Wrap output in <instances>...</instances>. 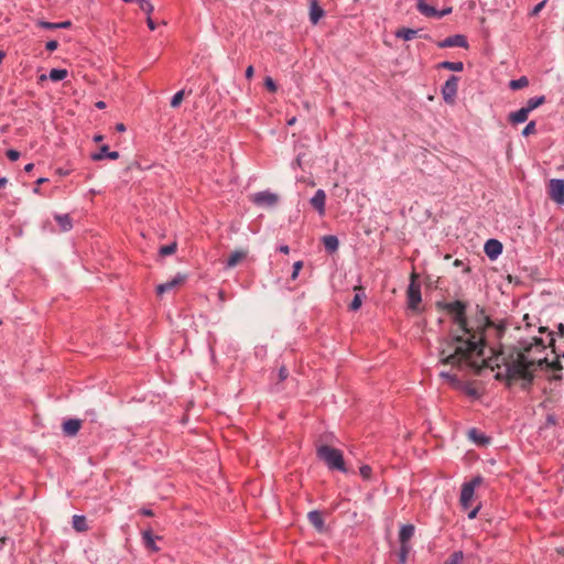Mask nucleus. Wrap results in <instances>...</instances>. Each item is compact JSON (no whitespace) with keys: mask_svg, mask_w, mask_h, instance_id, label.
<instances>
[{"mask_svg":"<svg viewBox=\"0 0 564 564\" xmlns=\"http://www.w3.org/2000/svg\"><path fill=\"white\" fill-rule=\"evenodd\" d=\"M529 314L523 315L514 330H525V336L517 337L516 344L502 350L501 364L497 365L496 378L506 380L509 386L519 383L527 389L531 386L539 369L562 370L558 361L564 351L558 354L554 346L556 337H564V325H557V332H549L546 327L536 326Z\"/></svg>","mask_w":564,"mask_h":564,"instance_id":"obj_1","label":"nucleus"},{"mask_svg":"<svg viewBox=\"0 0 564 564\" xmlns=\"http://www.w3.org/2000/svg\"><path fill=\"white\" fill-rule=\"evenodd\" d=\"M452 316V327L447 336L438 340L440 362L460 371L478 372L484 362V328H474L466 318V304L453 301L441 304Z\"/></svg>","mask_w":564,"mask_h":564,"instance_id":"obj_2","label":"nucleus"},{"mask_svg":"<svg viewBox=\"0 0 564 564\" xmlns=\"http://www.w3.org/2000/svg\"><path fill=\"white\" fill-rule=\"evenodd\" d=\"M316 454L329 469L346 471L343 453L339 449L328 445H321L317 447Z\"/></svg>","mask_w":564,"mask_h":564,"instance_id":"obj_3","label":"nucleus"},{"mask_svg":"<svg viewBox=\"0 0 564 564\" xmlns=\"http://www.w3.org/2000/svg\"><path fill=\"white\" fill-rule=\"evenodd\" d=\"M482 482V477L476 476L470 481L464 482L460 490V506L468 509L474 498L475 489Z\"/></svg>","mask_w":564,"mask_h":564,"instance_id":"obj_4","label":"nucleus"},{"mask_svg":"<svg viewBox=\"0 0 564 564\" xmlns=\"http://www.w3.org/2000/svg\"><path fill=\"white\" fill-rule=\"evenodd\" d=\"M459 78L455 75L448 77V79L442 86V96L446 104H453L457 96Z\"/></svg>","mask_w":564,"mask_h":564,"instance_id":"obj_5","label":"nucleus"},{"mask_svg":"<svg viewBox=\"0 0 564 564\" xmlns=\"http://www.w3.org/2000/svg\"><path fill=\"white\" fill-rule=\"evenodd\" d=\"M549 195L558 205H564V180L552 178L549 183Z\"/></svg>","mask_w":564,"mask_h":564,"instance_id":"obj_6","label":"nucleus"},{"mask_svg":"<svg viewBox=\"0 0 564 564\" xmlns=\"http://www.w3.org/2000/svg\"><path fill=\"white\" fill-rule=\"evenodd\" d=\"M417 10L429 18H443L452 12V8H446L441 11L436 10L434 7L424 2V0H417Z\"/></svg>","mask_w":564,"mask_h":564,"instance_id":"obj_7","label":"nucleus"},{"mask_svg":"<svg viewBox=\"0 0 564 564\" xmlns=\"http://www.w3.org/2000/svg\"><path fill=\"white\" fill-rule=\"evenodd\" d=\"M422 301L421 296V288L419 284H415L413 281L410 283L408 288V306L410 310L415 311L419 304Z\"/></svg>","mask_w":564,"mask_h":564,"instance_id":"obj_8","label":"nucleus"},{"mask_svg":"<svg viewBox=\"0 0 564 564\" xmlns=\"http://www.w3.org/2000/svg\"><path fill=\"white\" fill-rule=\"evenodd\" d=\"M252 202L258 206H273L278 202V195L269 191L258 192Z\"/></svg>","mask_w":564,"mask_h":564,"instance_id":"obj_9","label":"nucleus"},{"mask_svg":"<svg viewBox=\"0 0 564 564\" xmlns=\"http://www.w3.org/2000/svg\"><path fill=\"white\" fill-rule=\"evenodd\" d=\"M502 243L497 239H489L485 243V253L491 260L497 259L502 253Z\"/></svg>","mask_w":564,"mask_h":564,"instance_id":"obj_10","label":"nucleus"},{"mask_svg":"<svg viewBox=\"0 0 564 564\" xmlns=\"http://www.w3.org/2000/svg\"><path fill=\"white\" fill-rule=\"evenodd\" d=\"M467 40L462 34L447 36L446 39L438 43L440 47H467Z\"/></svg>","mask_w":564,"mask_h":564,"instance_id":"obj_11","label":"nucleus"},{"mask_svg":"<svg viewBox=\"0 0 564 564\" xmlns=\"http://www.w3.org/2000/svg\"><path fill=\"white\" fill-rule=\"evenodd\" d=\"M325 202L326 194L323 189H317L313 197L310 199L311 205L321 216L325 214Z\"/></svg>","mask_w":564,"mask_h":564,"instance_id":"obj_12","label":"nucleus"},{"mask_svg":"<svg viewBox=\"0 0 564 564\" xmlns=\"http://www.w3.org/2000/svg\"><path fill=\"white\" fill-rule=\"evenodd\" d=\"M185 279H186V275L177 273L172 280L158 285V288H156L158 294L161 295L165 292L173 290L175 286L183 283L185 281Z\"/></svg>","mask_w":564,"mask_h":564,"instance_id":"obj_13","label":"nucleus"},{"mask_svg":"<svg viewBox=\"0 0 564 564\" xmlns=\"http://www.w3.org/2000/svg\"><path fill=\"white\" fill-rule=\"evenodd\" d=\"M93 161H101L104 159L117 160L119 158V152L110 151L107 144L100 147L98 152H95L90 155Z\"/></svg>","mask_w":564,"mask_h":564,"instance_id":"obj_14","label":"nucleus"},{"mask_svg":"<svg viewBox=\"0 0 564 564\" xmlns=\"http://www.w3.org/2000/svg\"><path fill=\"white\" fill-rule=\"evenodd\" d=\"M307 519L310 523L318 531L323 532L325 530V521L322 513L318 510H312L307 514Z\"/></svg>","mask_w":564,"mask_h":564,"instance_id":"obj_15","label":"nucleus"},{"mask_svg":"<svg viewBox=\"0 0 564 564\" xmlns=\"http://www.w3.org/2000/svg\"><path fill=\"white\" fill-rule=\"evenodd\" d=\"M82 426L78 419H68L63 423V431L68 436H75Z\"/></svg>","mask_w":564,"mask_h":564,"instance_id":"obj_16","label":"nucleus"},{"mask_svg":"<svg viewBox=\"0 0 564 564\" xmlns=\"http://www.w3.org/2000/svg\"><path fill=\"white\" fill-rule=\"evenodd\" d=\"M324 10L318 6L317 0H310V21L317 24L323 18Z\"/></svg>","mask_w":564,"mask_h":564,"instance_id":"obj_17","label":"nucleus"},{"mask_svg":"<svg viewBox=\"0 0 564 564\" xmlns=\"http://www.w3.org/2000/svg\"><path fill=\"white\" fill-rule=\"evenodd\" d=\"M529 113L530 112L524 107H522L509 115V121L513 124L523 123L527 121Z\"/></svg>","mask_w":564,"mask_h":564,"instance_id":"obj_18","label":"nucleus"},{"mask_svg":"<svg viewBox=\"0 0 564 564\" xmlns=\"http://www.w3.org/2000/svg\"><path fill=\"white\" fill-rule=\"evenodd\" d=\"M323 245L327 252L333 253L338 249V238L333 235L324 236L323 237Z\"/></svg>","mask_w":564,"mask_h":564,"instance_id":"obj_19","label":"nucleus"},{"mask_svg":"<svg viewBox=\"0 0 564 564\" xmlns=\"http://www.w3.org/2000/svg\"><path fill=\"white\" fill-rule=\"evenodd\" d=\"M468 437L477 445H485L489 442L488 437L477 429H470L468 431Z\"/></svg>","mask_w":564,"mask_h":564,"instance_id":"obj_20","label":"nucleus"},{"mask_svg":"<svg viewBox=\"0 0 564 564\" xmlns=\"http://www.w3.org/2000/svg\"><path fill=\"white\" fill-rule=\"evenodd\" d=\"M414 527L412 524H404L401 527L399 532V540L401 544H406V542L413 536Z\"/></svg>","mask_w":564,"mask_h":564,"instance_id":"obj_21","label":"nucleus"},{"mask_svg":"<svg viewBox=\"0 0 564 564\" xmlns=\"http://www.w3.org/2000/svg\"><path fill=\"white\" fill-rule=\"evenodd\" d=\"M55 220L63 231H69L73 227L72 219L68 214L55 215Z\"/></svg>","mask_w":564,"mask_h":564,"instance_id":"obj_22","label":"nucleus"},{"mask_svg":"<svg viewBox=\"0 0 564 564\" xmlns=\"http://www.w3.org/2000/svg\"><path fill=\"white\" fill-rule=\"evenodd\" d=\"M72 524H73V528L77 532H85L88 529L85 516H80V514L73 516Z\"/></svg>","mask_w":564,"mask_h":564,"instance_id":"obj_23","label":"nucleus"},{"mask_svg":"<svg viewBox=\"0 0 564 564\" xmlns=\"http://www.w3.org/2000/svg\"><path fill=\"white\" fill-rule=\"evenodd\" d=\"M417 33H419V30L402 28L395 32V36L398 39H402L404 41H411L417 35Z\"/></svg>","mask_w":564,"mask_h":564,"instance_id":"obj_24","label":"nucleus"},{"mask_svg":"<svg viewBox=\"0 0 564 564\" xmlns=\"http://www.w3.org/2000/svg\"><path fill=\"white\" fill-rule=\"evenodd\" d=\"M155 539H160L159 536H154L151 531L143 532V542L147 549L156 552L159 547L155 544Z\"/></svg>","mask_w":564,"mask_h":564,"instance_id":"obj_25","label":"nucleus"},{"mask_svg":"<svg viewBox=\"0 0 564 564\" xmlns=\"http://www.w3.org/2000/svg\"><path fill=\"white\" fill-rule=\"evenodd\" d=\"M67 70L64 68H52L48 74V78L53 82H59L66 78Z\"/></svg>","mask_w":564,"mask_h":564,"instance_id":"obj_26","label":"nucleus"},{"mask_svg":"<svg viewBox=\"0 0 564 564\" xmlns=\"http://www.w3.org/2000/svg\"><path fill=\"white\" fill-rule=\"evenodd\" d=\"M545 101V97L544 96H538V97H532L530 98L528 101H527V106L524 107L529 112L533 111L534 109H536L539 106H541L542 104H544Z\"/></svg>","mask_w":564,"mask_h":564,"instance_id":"obj_27","label":"nucleus"},{"mask_svg":"<svg viewBox=\"0 0 564 564\" xmlns=\"http://www.w3.org/2000/svg\"><path fill=\"white\" fill-rule=\"evenodd\" d=\"M441 68H445L453 72H462L464 69L463 62H449L445 61L440 64Z\"/></svg>","mask_w":564,"mask_h":564,"instance_id":"obj_28","label":"nucleus"},{"mask_svg":"<svg viewBox=\"0 0 564 564\" xmlns=\"http://www.w3.org/2000/svg\"><path fill=\"white\" fill-rule=\"evenodd\" d=\"M528 85H529V80H528V78L525 76H522V77L517 78V79H512L509 83V87L512 90L521 89L523 87H527Z\"/></svg>","mask_w":564,"mask_h":564,"instance_id":"obj_29","label":"nucleus"},{"mask_svg":"<svg viewBox=\"0 0 564 564\" xmlns=\"http://www.w3.org/2000/svg\"><path fill=\"white\" fill-rule=\"evenodd\" d=\"M246 253L245 252H241V251H235L232 252L228 260H227V263L226 265L228 268H234L242 258H245Z\"/></svg>","mask_w":564,"mask_h":564,"instance_id":"obj_30","label":"nucleus"},{"mask_svg":"<svg viewBox=\"0 0 564 564\" xmlns=\"http://www.w3.org/2000/svg\"><path fill=\"white\" fill-rule=\"evenodd\" d=\"M176 248H177V243L174 241L169 245L162 246L159 249V253L162 257L171 256L176 251Z\"/></svg>","mask_w":564,"mask_h":564,"instance_id":"obj_31","label":"nucleus"},{"mask_svg":"<svg viewBox=\"0 0 564 564\" xmlns=\"http://www.w3.org/2000/svg\"><path fill=\"white\" fill-rule=\"evenodd\" d=\"M135 2L139 4L140 9L148 15H150L154 10V7L149 0H135Z\"/></svg>","mask_w":564,"mask_h":564,"instance_id":"obj_32","label":"nucleus"},{"mask_svg":"<svg viewBox=\"0 0 564 564\" xmlns=\"http://www.w3.org/2000/svg\"><path fill=\"white\" fill-rule=\"evenodd\" d=\"M464 554L462 551L454 552L444 564H460Z\"/></svg>","mask_w":564,"mask_h":564,"instance_id":"obj_33","label":"nucleus"},{"mask_svg":"<svg viewBox=\"0 0 564 564\" xmlns=\"http://www.w3.org/2000/svg\"><path fill=\"white\" fill-rule=\"evenodd\" d=\"M184 98V90H180L171 99V107L177 108Z\"/></svg>","mask_w":564,"mask_h":564,"instance_id":"obj_34","label":"nucleus"},{"mask_svg":"<svg viewBox=\"0 0 564 564\" xmlns=\"http://www.w3.org/2000/svg\"><path fill=\"white\" fill-rule=\"evenodd\" d=\"M408 552H409V546L406 544H401L400 552H399L400 563L404 564L406 562Z\"/></svg>","mask_w":564,"mask_h":564,"instance_id":"obj_35","label":"nucleus"},{"mask_svg":"<svg viewBox=\"0 0 564 564\" xmlns=\"http://www.w3.org/2000/svg\"><path fill=\"white\" fill-rule=\"evenodd\" d=\"M361 295L360 294H355L351 303H350V310L351 311H357L359 310V307L361 306Z\"/></svg>","mask_w":564,"mask_h":564,"instance_id":"obj_36","label":"nucleus"},{"mask_svg":"<svg viewBox=\"0 0 564 564\" xmlns=\"http://www.w3.org/2000/svg\"><path fill=\"white\" fill-rule=\"evenodd\" d=\"M535 122L534 121H530L525 127L524 129L522 130V135L523 137H528L530 135L531 133L535 132Z\"/></svg>","mask_w":564,"mask_h":564,"instance_id":"obj_37","label":"nucleus"},{"mask_svg":"<svg viewBox=\"0 0 564 564\" xmlns=\"http://www.w3.org/2000/svg\"><path fill=\"white\" fill-rule=\"evenodd\" d=\"M302 267H303V262L302 261H296L293 264V270H292V274H291V279L292 280H295L299 276V273H300Z\"/></svg>","mask_w":564,"mask_h":564,"instance_id":"obj_38","label":"nucleus"},{"mask_svg":"<svg viewBox=\"0 0 564 564\" xmlns=\"http://www.w3.org/2000/svg\"><path fill=\"white\" fill-rule=\"evenodd\" d=\"M359 471L364 479H367V480L370 479V477H371V467L370 466L364 465L360 467Z\"/></svg>","mask_w":564,"mask_h":564,"instance_id":"obj_39","label":"nucleus"},{"mask_svg":"<svg viewBox=\"0 0 564 564\" xmlns=\"http://www.w3.org/2000/svg\"><path fill=\"white\" fill-rule=\"evenodd\" d=\"M546 2H547V0H543V1L539 2V3H538V4H536L532 10H531L530 15H531V17H535V15H538V14L541 12V10L545 7Z\"/></svg>","mask_w":564,"mask_h":564,"instance_id":"obj_40","label":"nucleus"},{"mask_svg":"<svg viewBox=\"0 0 564 564\" xmlns=\"http://www.w3.org/2000/svg\"><path fill=\"white\" fill-rule=\"evenodd\" d=\"M7 156L10 161H17L20 158V152L14 149H9L7 151Z\"/></svg>","mask_w":564,"mask_h":564,"instance_id":"obj_41","label":"nucleus"},{"mask_svg":"<svg viewBox=\"0 0 564 564\" xmlns=\"http://www.w3.org/2000/svg\"><path fill=\"white\" fill-rule=\"evenodd\" d=\"M448 383L454 388H460L463 384L460 379L456 375L451 376Z\"/></svg>","mask_w":564,"mask_h":564,"instance_id":"obj_42","label":"nucleus"},{"mask_svg":"<svg viewBox=\"0 0 564 564\" xmlns=\"http://www.w3.org/2000/svg\"><path fill=\"white\" fill-rule=\"evenodd\" d=\"M39 25L43 29L55 30L57 29V23L47 22V21H39Z\"/></svg>","mask_w":564,"mask_h":564,"instance_id":"obj_43","label":"nucleus"},{"mask_svg":"<svg viewBox=\"0 0 564 564\" xmlns=\"http://www.w3.org/2000/svg\"><path fill=\"white\" fill-rule=\"evenodd\" d=\"M264 85L271 91H275L276 90V85H275L274 80L271 77H267L264 79Z\"/></svg>","mask_w":564,"mask_h":564,"instance_id":"obj_44","label":"nucleus"},{"mask_svg":"<svg viewBox=\"0 0 564 564\" xmlns=\"http://www.w3.org/2000/svg\"><path fill=\"white\" fill-rule=\"evenodd\" d=\"M57 46H58V43H57V41H55V40H51V41H48V42L46 43V45H45L46 50H47V51H50V52L55 51V50L57 48Z\"/></svg>","mask_w":564,"mask_h":564,"instance_id":"obj_45","label":"nucleus"},{"mask_svg":"<svg viewBox=\"0 0 564 564\" xmlns=\"http://www.w3.org/2000/svg\"><path fill=\"white\" fill-rule=\"evenodd\" d=\"M556 424V416L554 414H547L545 426H551Z\"/></svg>","mask_w":564,"mask_h":564,"instance_id":"obj_46","label":"nucleus"},{"mask_svg":"<svg viewBox=\"0 0 564 564\" xmlns=\"http://www.w3.org/2000/svg\"><path fill=\"white\" fill-rule=\"evenodd\" d=\"M288 376H289V371H288V369H286L285 367H281V368L279 369V379H280L281 381H283V380H285V379L288 378Z\"/></svg>","mask_w":564,"mask_h":564,"instance_id":"obj_47","label":"nucleus"},{"mask_svg":"<svg viewBox=\"0 0 564 564\" xmlns=\"http://www.w3.org/2000/svg\"><path fill=\"white\" fill-rule=\"evenodd\" d=\"M301 166H302V155L297 154L295 160L292 162V167L295 169V167H301Z\"/></svg>","mask_w":564,"mask_h":564,"instance_id":"obj_48","label":"nucleus"},{"mask_svg":"<svg viewBox=\"0 0 564 564\" xmlns=\"http://www.w3.org/2000/svg\"><path fill=\"white\" fill-rule=\"evenodd\" d=\"M480 507H476L468 512V519H475L478 514Z\"/></svg>","mask_w":564,"mask_h":564,"instance_id":"obj_49","label":"nucleus"},{"mask_svg":"<svg viewBox=\"0 0 564 564\" xmlns=\"http://www.w3.org/2000/svg\"><path fill=\"white\" fill-rule=\"evenodd\" d=\"M70 21H63L57 23V29H67L70 26Z\"/></svg>","mask_w":564,"mask_h":564,"instance_id":"obj_50","label":"nucleus"},{"mask_svg":"<svg viewBox=\"0 0 564 564\" xmlns=\"http://www.w3.org/2000/svg\"><path fill=\"white\" fill-rule=\"evenodd\" d=\"M453 373H451L449 371H441L440 372V377L445 379L447 382L449 381V378Z\"/></svg>","mask_w":564,"mask_h":564,"instance_id":"obj_51","label":"nucleus"},{"mask_svg":"<svg viewBox=\"0 0 564 564\" xmlns=\"http://www.w3.org/2000/svg\"><path fill=\"white\" fill-rule=\"evenodd\" d=\"M147 24H148V26H149V29H150V30H152V31H153V30H155V23H154V21L151 19V17H150V15H148Z\"/></svg>","mask_w":564,"mask_h":564,"instance_id":"obj_52","label":"nucleus"},{"mask_svg":"<svg viewBox=\"0 0 564 564\" xmlns=\"http://www.w3.org/2000/svg\"><path fill=\"white\" fill-rule=\"evenodd\" d=\"M510 326H511V323H508V324H506V325H503V326L499 327V333H500V335H501V336H503V335H505V333L508 330V328H509Z\"/></svg>","mask_w":564,"mask_h":564,"instance_id":"obj_53","label":"nucleus"},{"mask_svg":"<svg viewBox=\"0 0 564 564\" xmlns=\"http://www.w3.org/2000/svg\"><path fill=\"white\" fill-rule=\"evenodd\" d=\"M253 76V67L252 66H248L247 69H246V77L247 78H251Z\"/></svg>","mask_w":564,"mask_h":564,"instance_id":"obj_54","label":"nucleus"},{"mask_svg":"<svg viewBox=\"0 0 564 564\" xmlns=\"http://www.w3.org/2000/svg\"><path fill=\"white\" fill-rule=\"evenodd\" d=\"M279 251L282 252V253L288 254L290 252V248H289V246L283 245V246L279 247Z\"/></svg>","mask_w":564,"mask_h":564,"instance_id":"obj_55","label":"nucleus"},{"mask_svg":"<svg viewBox=\"0 0 564 564\" xmlns=\"http://www.w3.org/2000/svg\"><path fill=\"white\" fill-rule=\"evenodd\" d=\"M116 130L118 132H124L126 131V126L123 123H117L116 124Z\"/></svg>","mask_w":564,"mask_h":564,"instance_id":"obj_56","label":"nucleus"},{"mask_svg":"<svg viewBox=\"0 0 564 564\" xmlns=\"http://www.w3.org/2000/svg\"><path fill=\"white\" fill-rule=\"evenodd\" d=\"M8 184L7 177H0V188H3Z\"/></svg>","mask_w":564,"mask_h":564,"instance_id":"obj_57","label":"nucleus"},{"mask_svg":"<svg viewBox=\"0 0 564 564\" xmlns=\"http://www.w3.org/2000/svg\"><path fill=\"white\" fill-rule=\"evenodd\" d=\"M33 167H34V164H33V163H29V164H26V165L24 166V171H25V172H31V171L33 170Z\"/></svg>","mask_w":564,"mask_h":564,"instance_id":"obj_58","label":"nucleus"},{"mask_svg":"<svg viewBox=\"0 0 564 564\" xmlns=\"http://www.w3.org/2000/svg\"><path fill=\"white\" fill-rule=\"evenodd\" d=\"M102 139H104V137H102L101 134H96V135L93 138V140H94L95 142H100V141H102Z\"/></svg>","mask_w":564,"mask_h":564,"instance_id":"obj_59","label":"nucleus"},{"mask_svg":"<svg viewBox=\"0 0 564 564\" xmlns=\"http://www.w3.org/2000/svg\"><path fill=\"white\" fill-rule=\"evenodd\" d=\"M86 414L89 415L93 421L95 420L96 412L94 410L87 411Z\"/></svg>","mask_w":564,"mask_h":564,"instance_id":"obj_60","label":"nucleus"},{"mask_svg":"<svg viewBox=\"0 0 564 564\" xmlns=\"http://www.w3.org/2000/svg\"><path fill=\"white\" fill-rule=\"evenodd\" d=\"M48 180L46 177H40L37 181H36V184H44L45 182H47Z\"/></svg>","mask_w":564,"mask_h":564,"instance_id":"obj_61","label":"nucleus"},{"mask_svg":"<svg viewBox=\"0 0 564 564\" xmlns=\"http://www.w3.org/2000/svg\"><path fill=\"white\" fill-rule=\"evenodd\" d=\"M96 107H97V108H99V109H102V108H105V107H106V104H105L104 101H98V102L96 104Z\"/></svg>","mask_w":564,"mask_h":564,"instance_id":"obj_62","label":"nucleus"},{"mask_svg":"<svg viewBox=\"0 0 564 564\" xmlns=\"http://www.w3.org/2000/svg\"><path fill=\"white\" fill-rule=\"evenodd\" d=\"M142 513H143L144 516H152V511H151L150 509H143V510H142Z\"/></svg>","mask_w":564,"mask_h":564,"instance_id":"obj_63","label":"nucleus"},{"mask_svg":"<svg viewBox=\"0 0 564 564\" xmlns=\"http://www.w3.org/2000/svg\"><path fill=\"white\" fill-rule=\"evenodd\" d=\"M295 121H296V118H295V117H293V118H291V119H289V120H288V124H289V126H292V124H294V123H295Z\"/></svg>","mask_w":564,"mask_h":564,"instance_id":"obj_64","label":"nucleus"}]
</instances>
